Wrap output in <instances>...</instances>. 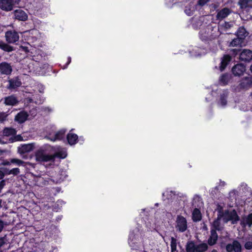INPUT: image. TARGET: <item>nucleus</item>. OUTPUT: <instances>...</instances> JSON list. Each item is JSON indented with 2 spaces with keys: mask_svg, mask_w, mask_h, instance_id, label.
I'll return each instance as SVG.
<instances>
[{
  "mask_svg": "<svg viewBox=\"0 0 252 252\" xmlns=\"http://www.w3.org/2000/svg\"><path fill=\"white\" fill-rule=\"evenodd\" d=\"M20 174V169L19 168H17V182H20V180H21L22 182L24 184V181L22 179V177H21L22 175H19Z\"/></svg>",
  "mask_w": 252,
  "mask_h": 252,
  "instance_id": "79ce46f5",
  "label": "nucleus"
},
{
  "mask_svg": "<svg viewBox=\"0 0 252 252\" xmlns=\"http://www.w3.org/2000/svg\"><path fill=\"white\" fill-rule=\"evenodd\" d=\"M6 41L10 43L16 42V32H15L8 31L5 33Z\"/></svg>",
  "mask_w": 252,
  "mask_h": 252,
  "instance_id": "4be33fe9",
  "label": "nucleus"
},
{
  "mask_svg": "<svg viewBox=\"0 0 252 252\" xmlns=\"http://www.w3.org/2000/svg\"><path fill=\"white\" fill-rule=\"evenodd\" d=\"M209 1V0H198V3L199 5L203 6Z\"/></svg>",
  "mask_w": 252,
  "mask_h": 252,
  "instance_id": "de8ad7c7",
  "label": "nucleus"
},
{
  "mask_svg": "<svg viewBox=\"0 0 252 252\" xmlns=\"http://www.w3.org/2000/svg\"><path fill=\"white\" fill-rule=\"evenodd\" d=\"M208 249L207 244L202 243L198 245H196L195 252H205Z\"/></svg>",
  "mask_w": 252,
  "mask_h": 252,
  "instance_id": "c85d7f7f",
  "label": "nucleus"
},
{
  "mask_svg": "<svg viewBox=\"0 0 252 252\" xmlns=\"http://www.w3.org/2000/svg\"><path fill=\"white\" fill-rule=\"evenodd\" d=\"M29 114L27 112L21 111L17 114V122L20 124L23 123L28 119Z\"/></svg>",
  "mask_w": 252,
  "mask_h": 252,
  "instance_id": "aec40b11",
  "label": "nucleus"
},
{
  "mask_svg": "<svg viewBox=\"0 0 252 252\" xmlns=\"http://www.w3.org/2000/svg\"><path fill=\"white\" fill-rule=\"evenodd\" d=\"M176 227L179 232H185L188 227L186 219L182 216L178 215L176 219Z\"/></svg>",
  "mask_w": 252,
  "mask_h": 252,
  "instance_id": "7ed1b4c3",
  "label": "nucleus"
},
{
  "mask_svg": "<svg viewBox=\"0 0 252 252\" xmlns=\"http://www.w3.org/2000/svg\"><path fill=\"white\" fill-rule=\"evenodd\" d=\"M35 159L39 162L54 161L55 156L46 154L45 150L40 149L38 150L35 154Z\"/></svg>",
  "mask_w": 252,
  "mask_h": 252,
  "instance_id": "f03ea898",
  "label": "nucleus"
},
{
  "mask_svg": "<svg viewBox=\"0 0 252 252\" xmlns=\"http://www.w3.org/2000/svg\"><path fill=\"white\" fill-rule=\"evenodd\" d=\"M66 175H64L61 173H58L55 176L52 177L51 181L55 184H60L65 179Z\"/></svg>",
  "mask_w": 252,
  "mask_h": 252,
  "instance_id": "5701e85b",
  "label": "nucleus"
},
{
  "mask_svg": "<svg viewBox=\"0 0 252 252\" xmlns=\"http://www.w3.org/2000/svg\"><path fill=\"white\" fill-rule=\"evenodd\" d=\"M242 39L240 37L238 38H235L232 40V41L230 43L231 46H239L241 47V44L242 42Z\"/></svg>",
  "mask_w": 252,
  "mask_h": 252,
  "instance_id": "f704fd0d",
  "label": "nucleus"
},
{
  "mask_svg": "<svg viewBox=\"0 0 252 252\" xmlns=\"http://www.w3.org/2000/svg\"><path fill=\"white\" fill-rule=\"evenodd\" d=\"M217 229L219 230L217 227H216V229H212L211 230V235L208 240V244L209 246H213L217 242L218 235L216 231Z\"/></svg>",
  "mask_w": 252,
  "mask_h": 252,
  "instance_id": "1a4fd4ad",
  "label": "nucleus"
},
{
  "mask_svg": "<svg viewBox=\"0 0 252 252\" xmlns=\"http://www.w3.org/2000/svg\"><path fill=\"white\" fill-rule=\"evenodd\" d=\"M7 115L4 112H0V122H3L5 121L7 118Z\"/></svg>",
  "mask_w": 252,
  "mask_h": 252,
  "instance_id": "a19ab883",
  "label": "nucleus"
},
{
  "mask_svg": "<svg viewBox=\"0 0 252 252\" xmlns=\"http://www.w3.org/2000/svg\"><path fill=\"white\" fill-rule=\"evenodd\" d=\"M239 59L241 61L249 62L252 59V51L250 50L244 49L240 54Z\"/></svg>",
  "mask_w": 252,
  "mask_h": 252,
  "instance_id": "9d476101",
  "label": "nucleus"
},
{
  "mask_svg": "<svg viewBox=\"0 0 252 252\" xmlns=\"http://www.w3.org/2000/svg\"><path fill=\"white\" fill-rule=\"evenodd\" d=\"M4 103L6 105H14L16 104V97L14 95L6 97Z\"/></svg>",
  "mask_w": 252,
  "mask_h": 252,
  "instance_id": "c756f323",
  "label": "nucleus"
},
{
  "mask_svg": "<svg viewBox=\"0 0 252 252\" xmlns=\"http://www.w3.org/2000/svg\"><path fill=\"white\" fill-rule=\"evenodd\" d=\"M13 1L12 0H0V8L4 10L10 11L13 8Z\"/></svg>",
  "mask_w": 252,
  "mask_h": 252,
  "instance_id": "f8f14e48",
  "label": "nucleus"
},
{
  "mask_svg": "<svg viewBox=\"0 0 252 252\" xmlns=\"http://www.w3.org/2000/svg\"><path fill=\"white\" fill-rule=\"evenodd\" d=\"M5 186V181L4 180L1 181L0 182V190H1L3 187Z\"/></svg>",
  "mask_w": 252,
  "mask_h": 252,
  "instance_id": "09e8293b",
  "label": "nucleus"
},
{
  "mask_svg": "<svg viewBox=\"0 0 252 252\" xmlns=\"http://www.w3.org/2000/svg\"><path fill=\"white\" fill-rule=\"evenodd\" d=\"M19 36L17 32V71L24 75H28L30 73L35 71L34 64L31 58L27 54L29 52V47L31 45L28 42H24L22 44L19 43Z\"/></svg>",
  "mask_w": 252,
  "mask_h": 252,
  "instance_id": "f257e3e1",
  "label": "nucleus"
},
{
  "mask_svg": "<svg viewBox=\"0 0 252 252\" xmlns=\"http://www.w3.org/2000/svg\"><path fill=\"white\" fill-rule=\"evenodd\" d=\"M230 13V9L225 7L220 10L217 14V18L219 20H222L226 18Z\"/></svg>",
  "mask_w": 252,
  "mask_h": 252,
  "instance_id": "a211bd4d",
  "label": "nucleus"
},
{
  "mask_svg": "<svg viewBox=\"0 0 252 252\" xmlns=\"http://www.w3.org/2000/svg\"><path fill=\"white\" fill-rule=\"evenodd\" d=\"M28 19L27 14L21 9H17V20L26 21Z\"/></svg>",
  "mask_w": 252,
  "mask_h": 252,
  "instance_id": "bb28decb",
  "label": "nucleus"
},
{
  "mask_svg": "<svg viewBox=\"0 0 252 252\" xmlns=\"http://www.w3.org/2000/svg\"><path fill=\"white\" fill-rule=\"evenodd\" d=\"M20 1V0H17V7H21V6L19 5V2Z\"/></svg>",
  "mask_w": 252,
  "mask_h": 252,
  "instance_id": "13d9d810",
  "label": "nucleus"
},
{
  "mask_svg": "<svg viewBox=\"0 0 252 252\" xmlns=\"http://www.w3.org/2000/svg\"><path fill=\"white\" fill-rule=\"evenodd\" d=\"M170 247H171V252H174L176 251L177 239L173 237H171V238Z\"/></svg>",
  "mask_w": 252,
  "mask_h": 252,
  "instance_id": "72a5a7b5",
  "label": "nucleus"
},
{
  "mask_svg": "<svg viewBox=\"0 0 252 252\" xmlns=\"http://www.w3.org/2000/svg\"><path fill=\"white\" fill-rule=\"evenodd\" d=\"M16 86V83L12 80H9V86L8 88L9 89H14Z\"/></svg>",
  "mask_w": 252,
  "mask_h": 252,
  "instance_id": "37998d69",
  "label": "nucleus"
},
{
  "mask_svg": "<svg viewBox=\"0 0 252 252\" xmlns=\"http://www.w3.org/2000/svg\"><path fill=\"white\" fill-rule=\"evenodd\" d=\"M20 224H18V223H17V226H16L17 228L18 227H20Z\"/></svg>",
  "mask_w": 252,
  "mask_h": 252,
  "instance_id": "774afa93",
  "label": "nucleus"
},
{
  "mask_svg": "<svg viewBox=\"0 0 252 252\" xmlns=\"http://www.w3.org/2000/svg\"><path fill=\"white\" fill-rule=\"evenodd\" d=\"M23 140V137L20 134H17V141H21Z\"/></svg>",
  "mask_w": 252,
  "mask_h": 252,
  "instance_id": "8fccbe9b",
  "label": "nucleus"
},
{
  "mask_svg": "<svg viewBox=\"0 0 252 252\" xmlns=\"http://www.w3.org/2000/svg\"><path fill=\"white\" fill-rule=\"evenodd\" d=\"M227 252H242V246L237 240H234L232 244H228L225 247Z\"/></svg>",
  "mask_w": 252,
  "mask_h": 252,
  "instance_id": "20e7f679",
  "label": "nucleus"
},
{
  "mask_svg": "<svg viewBox=\"0 0 252 252\" xmlns=\"http://www.w3.org/2000/svg\"><path fill=\"white\" fill-rule=\"evenodd\" d=\"M34 102L36 104H38V103L40 104V103H42L43 102V101H42L41 100H40L39 101H35Z\"/></svg>",
  "mask_w": 252,
  "mask_h": 252,
  "instance_id": "4d7b16f0",
  "label": "nucleus"
},
{
  "mask_svg": "<svg viewBox=\"0 0 252 252\" xmlns=\"http://www.w3.org/2000/svg\"><path fill=\"white\" fill-rule=\"evenodd\" d=\"M0 48L7 52H10L14 50L13 47L2 41L0 42Z\"/></svg>",
  "mask_w": 252,
  "mask_h": 252,
  "instance_id": "473e14b6",
  "label": "nucleus"
},
{
  "mask_svg": "<svg viewBox=\"0 0 252 252\" xmlns=\"http://www.w3.org/2000/svg\"><path fill=\"white\" fill-rule=\"evenodd\" d=\"M27 55L28 57V56H30L32 57L31 59L32 60L33 63L34 61L39 63L42 61L43 57H44V53L40 50H35L34 54L32 51H29Z\"/></svg>",
  "mask_w": 252,
  "mask_h": 252,
  "instance_id": "423d86ee",
  "label": "nucleus"
},
{
  "mask_svg": "<svg viewBox=\"0 0 252 252\" xmlns=\"http://www.w3.org/2000/svg\"><path fill=\"white\" fill-rule=\"evenodd\" d=\"M3 135L5 136H10L12 137L9 139L11 142H13L16 139V130L14 128L6 127L3 129Z\"/></svg>",
  "mask_w": 252,
  "mask_h": 252,
  "instance_id": "4468645a",
  "label": "nucleus"
},
{
  "mask_svg": "<svg viewBox=\"0 0 252 252\" xmlns=\"http://www.w3.org/2000/svg\"><path fill=\"white\" fill-rule=\"evenodd\" d=\"M244 247L246 250H250L252 249V242L247 241L244 245Z\"/></svg>",
  "mask_w": 252,
  "mask_h": 252,
  "instance_id": "ea45409f",
  "label": "nucleus"
},
{
  "mask_svg": "<svg viewBox=\"0 0 252 252\" xmlns=\"http://www.w3.org/2000/svg\"><path fill=\"white\" fill-rule=\"evenodd\" d=\"M0 71L2 74L8 75L12 71V67L7 63L2 62L0 64Z\"/></svg>",
  "mask_w": 252,
  "mask_h": 252,
  "instance_id": "dca6fc26",
  "label": "nucleus"
},
{
  "mask_svg": "<svg viewBox=\"0 0 252 252\" xmlns=\"http://www.w3.org/2000/svg\"><path fill=\"white\" fill-rule=\"evenodd\" d=\"M3 227V222L1 220H0V232L1 231Z\"/></svg>",
  "mask_w": 252,
  "mask_h": 252,
  "instance_id": "864d4df0",
  "label": "nucleus"
},
{
  "mask_svg": "<svg viewBox=\"0 0 252 252\" xmlns=\"http://www.w3.org/2000/svg\"><path fill=\"white\" fill-rule=\"evenodd\" d=\"M218 209H219L218 212L219 213V215H218V218L220 219L223 216V212L222 208L220 205L218 206Z\"/></svg>",
  "mask_w": 252,
  "mask_h": 252,
  "instance_id": "c03bdc74",
  "label": "nucleus"
},
{
  "mask_svg": "<svg viewBox=\"0 0 252 252\" xmlns=\"http://www.w3.org/2000/svg\"><path fill=\"white\" fill-rule=\"evenodd\" d=\"M71 60V58L70 57H68V61H67V62L66 63V65H67L68 64H69L70 63Z\"/></svg>",
  "mask_w": 252,
  "mask_h": 252,
  "instance_id": "6e6d98bb",
  "label": "nucleus"
},
{
  "mask_svg": "<svg viewBox=\"0 0 252 252\" xmlns=\"http://www.w3.org/2000/svg\"><path fill=\"white\" fill-rule=\"evenodd\" d=\"M246 71V66L242 63H238L232 68V72L235 76H240L243 75Z\"/></svg>",
  "mask_w": 252,
  "mask_h": 252,
  "instance_id": "0eeeda50",
  "label": "nucleus"
},
{
  "mask_svg": "<svg viewBox=\"0 0 252 252\" xmlns=\"http://www.w3.org/2000/svg\"><path fill=\"white\" fill-rule=\"evenodd\" d=\"M4 176V173L2 170H0V179H1Z\"/></svg>",
  "mask_w": 252,
  "mask_h": 252,
  "instance_id": "3c124183",
  "label": "nucleus"
},
{
  "mask_svg": "<svg viewBox=\"0 0 252 252\" xmlns=\"http://www.w3.org/2000/svg\"><path fill=\"white\" fill-rule=\"evenodd\" d=\"M4 240L3 238H0V247L4 244Z\"/></svg>",
  "mask_w": 252,
  "mask_h": 252,
  "instance_id": "5fc2aeb1",
  "label": "nucleus"
},
{
  "mask_svg": "<svg viewBox=\"0 0 252 252\" xmlns=\"http://www.w3.org/2000/svg\"><path fill=\"white\" fill-rule=\"evenodd\" d=\"M53 156H55V158L58 157L60 158H64L66 157V154L62 152H58L56 153L55 154L53 155Z\"/></svg>",
  "mask_w": 252,
  "mask_h": 252,
  "instance_id": "58836bf2",
  "label": "nucleus"
},
{
  "mask_svg": "<svg viewBox=\"0 0 252 252\" xmlns=\"http://www.w3.org/2000/svg\"><path fill=\"white\" fill-rule=\"evenodd\" d=\"M36 7L38 8V9H40V8H41V5H36Z\"/></svg>",
  "mask_w": 252,
  "mask_h": 252,
  "instance_id": "0e129e2a",
  "label": "nucleus"
},
{
  "mask_svg": "<svg viewBox=\"0 0 252 252\" xmlns=\"http://www.w3.org/2000/svg\"><path fill=\"white\" fill-rule=\"evenodd\" d=\"M246 30L244 28L239 29L237 31V35L240 36L241 39H243L246 37Z\"/></svg>",
  "mask_w": 252,
  "mask_h": 252,
  "instance_id": "c9c22d12",
  "label": "nucleus"
},
{
  "mask_svg": "<svg viewBox=\"0 0 252 252\" xmlns=\"http://www.w3.org/2000/svg\"><path fill=\"white\" fill-rule=\"evenodd\" d=\"M6 142L2 141L0 139V143L1 144H5Z\"/></svg>",
  "mask_w": 252,
  "mask_h": 252,
  "instance_id": "69168bd1",
  "label": "nucleus"
},
{
  "mask_svg": "<svg viewBox=\"0 0 252 252\" xmlns=\"http://www.w3.org/2000/svg\"><path fill=\"white\" fill-rule=\"evenodd\" d=\"M15 171H16L15 169L13 168L12 170H11L10 173H12L13 174H15Z\"/></svg>",
  "mask_w": 252,
  "mask_h": 252,
  "instance_id": "052dcab7",
  "label": "nucleus"
},
{
  "mask_svg": "<svg viewBox=\"0 0 252 252\" xmlns=\"http://www.w3.org/2000/svg\"><path fill=\"white\" fill-rule=\"evenodd\" d=\"M196 244L193 241H189L186 245L187 252H195Z\"/></svg>",
  "mask_w": 252,
  "mask_h": 252,
  "instance_id": "cd10ccee",
  "label": "nucleus"
},
{
  "mask_svg": "<svg viewBox=\"0 0 252 252\" xmlns=\"http://www.w3.org/2000/svg\"><path fill=\"white\" fill-rule=\"evenodd\" d=\"M27 101L28 103H32L34 102L32 98H30V97L27 98Z\"/></svg>",
  "mask_w": 252,
  "mask_h": 252,
  "instance_id": "603ef678",
  "label": "nucleus"
},
{
  "mask_svg": "<svg viewBox=\"0 0 252 252\" xmlns=\"http://www.w3.org/2000/svg\"><path fill=\"white\" fill-rule=\"evenodd\" d=\"M252 85V78L245 77L239 84V88L241 89H247Z\"/></svg>",
  "mask_w": 252,
  "mask_h": 252,
  "instance_id": "f3484780",
  "label": "nucleus"
},
{
  "mask_svg": "<svg viewBox=\"0 0 252 252\" xmlns=\"http://www.w3.org/2000/svg\"><path fill=\"white\" fill-rule=\"evenodd\" d=\"M231 60V57L228 54L224 55L221 58L220 63V70L223 71Z\"/></svg>",
  "mask_w": 252,
  "mask_h": 252,
  "instance_id": "ddd939ff",
  "label": "nucleus"
},
{
  "mask_svg": "<svg viewBox=\"0 0 252 252\" xmlns=\"http://www.w3.org/2000/svg\"><path fill=\"white\" fill-rule=\"evenodd\" d=\"M22 83L20 81L18 77L17 76V92H18V94H20V90H19V87L21 86Z\"/></svg>",
  "mask_w": 252,
  "mask_h": 252,
  "instance_id": "a18cd8bd",
  "label": "nucleus"
},
{
  "mask_svg": "<svg viewBox=\"0 0 252 252\" xmlns=\"http://www.w3.org/2000/svg\"><path fill=\"white\" fill-rule=\"evenodd\" d=\"M28 193L29 194V196H32V197L34 195L33 192H27L25 189H19H19H17V194L18 195V198H20L21 196L23 195L24 200H27Z\"/></svg>",
  "mask_w": 252,
  "mask_h": 252,
  "instance_id": "393cba45",
  "label": "nucleus"
},
{
  "mask_svg": "<svg viewBox=\"0 0 252 252\" xmlns=\"http://www.w3.org/2000/svg\"><path fill=\"white\" fill-rule=\"evenodd\" d=\"M66 130L65 129H62L58 131L54 135H50L49 139L52 141H55L57 140H61L64 138Z\"/></svg>",
  "mask_w": 252,
  "mask_h": 252,
  "instance_id": "9b49d317",
  "label": "nucleus"
},
{
  "mask_svg": "<svg viewBox=\"0 0 252 252\" xmlns=\"http://www.w3.org/2000/svg\"><path fill=\"white\" fill-rule=\"evenodd\" d=\"M61 219H62L61 217L59 216L58 217H57V219H56V220H58H58H61Z\"/></svg>",
  "mask_w": 252,
  "mask_h": 252,
  "instance_id": "680f3d73",
  "label": "nucleus"
},
{
  "mask_svg": "<svg viewBox=\"0 0 252 252\" xmlns=\"http://www.w3.org/2000/svg\"><path fill=\"white\" fill-rule=\"evenodd\" d=\"M233 52H234L235 54H237V50H236V49H233Z\"/></svg>",
  "mask_w": 252,
  "mask_h": 252,
  "instance_id": "e2e57ef3",
  "label": "nucleus"
},
{
  "mask_svg": "<svg viewBox=\"0 0 252 252\" xmlns=\"http://www.w3.org/2000/svg\"><path fill=\"white\" fill-rule=\"evenodd\" d=\"M206 33H200V39L205 42H208L209 41L211 40V38L209 37L207 35H206Z\"/></svg>",
  "mask_w": 252,
  "mask_h": 252,
  "instance_id": "e433bc0d",
  "label": "nucleus"
},
{
  "mask_svg": "<svg viewBox=\"0 0 252 252\" xmlns=\"http://www.w3.org/2000/svg\"><path fill=\"white\" fill-rule=\"evenodd\" d=\"M229 75L228 73H224L221 75L219 78V83L222 86L226 85L229 80Z\"/></svg>",
  "mask_w": 252,
  "mask_h": 252,
  "instance_id": "a878e982",
  "label": "nucleus"
},
{
  "mask_svg": "<svg viewBox=\"0 0 252 252\" xmlns=\"http://www.w3.org/2000/svg\"><path fill=\"white\" fill-rule=\"evenodd\" d=\"M239 3L242 8H252V0H240Z\"/></svg>",
  "mask_w": 252,
  "mask_h": 252,
  "instance_id": "7c9ffc66",
  "label": "nucleus"
},
{
  "mask_svg": "<svg viewBox=\"0 0 252 252\" xmlns=\"http://www.w3.org/2000/svg\"><path fill=\"white\" fill-rule=\"evenodd\" d=\"M73 129L70 130L69 132L67 134L66 139L68 144L70 145H75L78 140V136L76 134L72 133Z\"/></svg>",
  "mask_w": 252,
  "mask_h": 252,
  "instance_id": "2eb2a0df",
  "label": "nucleus"
},
{
  "mask_svg": "<svg viewBox=\"0 0 252 252\" xmlns=\"http://www.w3.org/2000/svg\"><path fill=\"white\" fill-rule=\"evenodd\" d=\"M211 252H218L217 250L216 249H213Z\"/></svg>",
  "mask_w": 252,
  "mask_h": 252,
  "instance_id": "338daca9",
  "label": "nucleus"
},
{
  "mask_svg": "<svg viewBox=\"0 0 252 252\" xmlns=\"http://www.w3.org/2000/svg\"><path fill=\"white\" fill-rule=\"evenodd\" d=\"M245 222L249 227H251L252 225V213L249 214L248 215L246 219Z\"/></svg>",
  "mask_w": 252,
  "mask_h": 252,
  "instance_id": "4c0bfd02",
  "label": "nucleus"
},
{
  "mask_svg": "<svg viewBox=\"0 0 252 252\" xmlns=\"http://www.w3.org/2000/svg\"><path fill=\"white\" fill-rule=\"evenodd\" d=\"M32 242H26L23 247L22 250L17 249V252H33L36 251V248Z\"/></svg>",
  "mask_w": 252,
  "mask_h": 252,
  "instance_id": "6e6552de",
  "label": "nucleus"
},
{
  "mask_svg": "<svg viewBox=\"0 0 252 252\" xmlns=\"http://www.w3.org/2000/svg\"><path fill=\"white\" fill-rule=\"evenodd\" d=\"M29 212V210L24 207L22 206L18 207L17 208V216L19 218L21 217V218L23 217V219H25L22 215L20 214V212H24V214L28 215Z\"/></svg>",
  "mask_w": 252,
  "mask_h": 252,
  "instance_id": "2f4dec72",
  "label": "nucleus"
},
{
  "mask_svg": "<svg viewBox=\"0 0 252 252\" xmlns=\"http://www.w3.org/2000/svg\"><path fill=\"white\" fill-rule=\"evenodd\" d=\"M26 163L20 159H17V165L24 167L25 166Z\"/></svg>",
  "mask_w": 252,
  "mask_h": 252,
  "instance_id": "49530a36",
  "label": "nucleus"
},
{
  "mask_svg": "<svg viewBox=\"0 0 252 252\" xmlns=\"http://www.w3.org/2000/svg\"><path fill=\"white\" fill-rule=\"evenodd\" d=\"M228 94L229 92L227 90L223 91L222 93L220 94V104L223 106H225L227 104V98L228 96Z\"/></svg>",
  "mask_w": 252,
  "mask_h": 252,
  "instance_id": "b1692460",
  "label": "nucleus"
},
{
  "mask_svg": "<svg viewBox=\"0 0 252 252\" xmlns=\"http://www.w3.org/2000/svg\"><path fill=\"white\" fill-rule=\"evenodd\" d=\"M224 214L227 217V220L231 221L233 224L236 223L240 220V218L235 209H233L230 212L228 210H225Z\"/></svg>",
  "mask_w": 252,
  "mask_h": 252,
  "instance_id": "39448f33",
  "label": "nucleus"
},
{
  "mask_svg": "<svg viewBox=\"0 0 252 252\" xmlns=\"http://www.w3.org/2000/svg\"><path fill=\"white\" fill-rule=\"evenodd\" d=\"M34 1L36 3H37V2H41L43 1V0H34Z\"/></svg>",
  "mask_w": 252,
  "mask_h": 252,
  "instance_id": "bf43d9fd",
  "label": "nucleus"
},
{
  "mask_svg": "<svg viewBox=\"0 0 252 252\" xmlns=\"http://www.w3.org/2000/svg\"><path fill=\"white\" fill-rule=\"evenodd\" d=\"M33 145L31 144H25L18 147V152L21 154H24L32 151L33 149Z\"/></svg>",
  "mask_w": 252,
  "mask_h": 252,
  "instance_id": "6ab92c4d",
  "label": "nucleus"
},
{
  "mask_svg": "<svg viewBox=\"0 0 252 252\" xmlns=\"http://www.w3.org/2000/svg\"><path fill=\"white\" fill-rule=\"evenodd\" d=\"M202 219V214L200 210L195 208L192 213V220L194 222H197Z\"/></svg>",
  "mask_w": 252,
  "mask_h": 252,
  "instance_id": "412c9836",
  "label": "nucleus"
}]
</instances>
